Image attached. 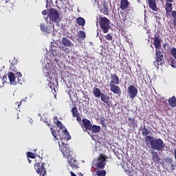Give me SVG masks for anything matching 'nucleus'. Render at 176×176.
<instances>
[{
    "mask_svg": "<svg viewBox=\"0 0 176 176\" xmlns=\"http://www.w3.org/2000/svg\"><path fill=\"white\" fill-rule=\"evenodd\" d=\"M148 140H150L148 142H149L152 151H158L161 152H162V151H164V148H166V144L162 139L155 138L153 136H148Z\"/></svg>",
    "mask_w": 176,
    "mask_h": 176,
    "instance_id": "obj_1",
    "label": "nucleus"
},
{
    "mask_svg": "<svg viewBox=\"0 0 176 176\" xmlns=\"http://www.w3.org/2000/svg\"><path fill=\"white\" fill-rule=\"evenodd\" d=\"M99 25L104 34H108L109 32V28H111V21L108 18L100 16L99 17Z\"/></svg>",
    "mask_w": 176,
    "mask_h": 176,
    "instance_id": "obj_2",
    "label": "nucleus"
},
{
    "mask_svg": "<svg viewBox=\"0 0 176 176\" xmlns=\"http://www.w3.org/2000/svg\"><path fill=\"white\" fill-rule=\"evenodd\" d=\"M47 17H49L50 21L58 25L60 23V12H58V10L55 8L50 9Z\"/></svg>",
    "mask_w": 176,
    "mask_h": 176,
    "instance_id": "obj_3",
    "label": "nucleus"
},
{
    "mask_svg": "<svg viewBox=\"0 0 176 176\" xmlns=\"http://www.w3.org/2000/svg\"><path fill=\"white\" fill-rule=\"evenodd\" d=\"M34 168L36 173L40 175L45 176L46 175V169H45V166H43V164L40 159L36 160L34 164Z\"/></svg>",
    "mask_w": 176,
    "mask_h": 176,
    "instance_id": "obj_4",
    "label": "nucleus"
},
{
    "mask_svg": "<svg viewBox=\"0 0 176 176\" xmlns=\"http://www.w3.org/2000/svg\"><path fill=\"white\" fill-rule=\"evenodd\" d=\"M8 79L10 80V85L16 86L17 83H19V85L23 84V81L21 80V79H20V76H17L16 73H13L12 72L8 73Z\"/></svg>",
    "mask_w": 176,
    "mask_h": 176,
    "instance_id": "obj_5",
    "label": "nucleus"
},
{
    "mask_svg": "<svg viewBox=\"0 0 176 176\" xmlns=\"http://www.w3.org/2000/svg\"><path fill=\"white\" fill-rule=\"evenodd\" d=\"M155 56H156V61L154 62V65L156 67V64L157 66L163 65L164 64V57L163 56V53L160 52V50H155Z\"/></svg>",
    "mask_w": 176,
    "mask_h": 176,
    "instance_id": "obj_6",
    "label": "nucleus"
},
{
    "mask_svg": "<svg viewBox=\"0 0 176 176\" xmlns=\"http://www.w3.org/2000/svg\"><path fill=\"white\" fill-rule=\"evenodd\" d=\"M127 94L132 100H134L138 94V89L134 85H129L127 88Z\"/></svg>",
    "mask_w": 176,
    "mask_h": 176,
    "instance_id": "obj_7",
    "label": "nucleus"
},
{
    "mask_svg": "<svg viewBox=\"0 0 176 176\" xmlns=\"http://www.w3.org/2000/svg\"><path fill=\"white\" fill-rule=\"evenodd\" d=\"M153 39V45L155 49H160L162 47V38H160V34H158L157 32H155L154 34Z\"/></svg>",
    "mask_w": 176,
    "mask_h": 176,
    "instance_id": "obj_8",
    "label": "nucleus"
},
{
    "mask_svg": "<svg viewBox=\"0 0 176 176\" xmlns=\"http://www.w3.org/2000/svg\"><path fill=\"white\" fill-rule=\"evenodd\" d=\"M63 146L59 144L60 148L61 149V152L65 156V157H69L71 156V151H69V148H68V145L62 143Z\"/></svg>",
    "mask_w": 176,
    "mask_h": 176,
    "instance_id": "obj_9",
    "label": "nucleus"
},
{
    "mask_svg": "<svg viewBox=\"0 0 176 176\" xmlns=\"http://www.w3.org/2000/svg\"><path fill=\"white\" fill-rule=\"evenodd\" d=\"M140 131L142 135L144 137L146 142H148L150 140L148 138L151 137V135H149V133H151V131H149V129H147L146 126L143 125V126L140 127Z\"/></svg>",
    "mask_w": 176,
    "mask_h": 176,
    "instance_id": "obj_10",
    "label": "nucleus"
},
{
    "mask_svg": "<svg viewBox=\"0 0 176 176\" xmlns=\"http://www.w3.org/2000/svg\"><path fill=\"white\" fill-rule=\"evenodd\" d=\"M118 85V84L109 85L110 91H111V93H113V94L120 96L122 94V89H120V87H119Z\"/></svg>",
    "mask_w": 176,
    "mask_h": 176,
    "instance_id": "obj_11",
    "label": "nucleus"
},
{
    "mask_svg": "<svg viewBox=\"0 0 176 176\" xmlns=\"http://www.w3.org/2000/svg\"><path fill=\"white\" fill-rule=\"evenodd\" d=\"M100 100L104 104H106L109 108L111 107V104H112V102L110 101L111 98L108 96V95L104 94V93L102 94V96H100Z\"/></svg>",
    "mask_w": 176,
    "mask_h": 176,
    "instance_id": "obj_12",
    "label": "nucleus"
},
{
    "mask_svg": "<svg viewBox=\"0 0 176 176\" xmlns=\"http://www.w3.org/2000/svg\"><path fill=\"white\" fill-rule=\"evenodd\" d=\"M44 76L46 78H48L47 80L49 82L48 85L49 86H52V76H50L51 72H50V69L49 67H47V66H44Z\"/></svg>",
    "mask_w": 176,
    "mask_h": 176,
    "instance_id": "obj_13",
    "label": "nucleus"
},
{
    "mask_svg": "<svg viewBox=\"0 0 176 176\" xmlns=\"http://www.w3.org/2000/svg\"><path fill=\"white\" fill-rule=\"evenodd\" d=\"M120 83V79L116 74H111V81L109 85H119Z\"/></svg>",
    "mask_w": 176,
    "mask_h": 176,
    "instance_id": "obj_14",
    "label": "nucleus"
},
{
    "mask_svg": "<svg viewBox=\"0 0 176 176\" xmlns=\"http://www.w3.org/2000/svg\"><path fill=\"white\" fill-rule=\"evenodd\" d=\"M127 123L128 126L131 127V129H137V127H138V121L135 120L134 118H129Z\"/></svg>",
    "mask_w": 176,
    "mask_h": 176,
    "instance_id": "obj_15",
    "label": "nucleus"
},
{
    "mask_svg": "<svg viewBox=\"0 0 176 176\" xmlns=\"http://www.w3.org/2000/svg\"><path fill=\"white\" fill-rule=\"evenodd\" d=\"M147 3L151 10H153V12H157V10H159V8L156 5V0H147Z\"/></svg>",
    "mask_w": 176,
    "mask_h": 176,
    "instance_id": "obj_16",
    "label": "nucleus"
},
{
    "mask_svg": "<svg viewBox=\"0 0 176 176\" xmlns=\"http://www.w3.org/2000/svg\"><path fill=\"white\" fill-rule=\"evenodd\" d=\"M151 160L154 163H160L162 158H160L157 152L151 151Z\"/></svg>",
    "mask_w": 176,
    "mask_h": 176,
    "instance_id": "obj_17",
    "label": "nucleus"
},
{
    "mask_svg": "<svg viewBox=\"0 0 176 176\" xmlns=\"http://www.w3.org/2000/svg\"><path fill=\"white\" fill-rule=\"evenodd\" d=\"M102 92H101V89L98 88V87H94V89H93V94H94V96L96 98H100L102 96Z\"/></svg>",
    "mask_w": 176,
    "mask_h": 176,
    "instance_id": "obj_18",
    "label": "nucleus"
},
{
    "mask_svg": "<svg viewBox=\"0 0 176 176\" xmlns=\"http://www.w3.org/2000/svg\"><path fill=\"white\" fill-rule=\"evenodd\" d=\"M165 10H166V14H168V16H170V14H171V12H173V3H166Z\"/></svg>",
    "mask_w": 176,
    "mask_h": 176,
    "instance_id": "obj_19",
    "label": "nucleus"
},
{
    "mask_svg": "<svg viewBox=\"0 0 176 176\" xmlns=\"http://www.w3.org/2000/svg\"><path fill=\"white\" fill-rule=\"evenodd\" d=\"M129 5L130 2H129V0H121L120 6L121 10H126V9L129 8Z\"/></svg>",
    "mask_w": 176,
    "mask_h": 176,
    "instance_id": "obj_20",
    "label": "nucleus"
},
{
    "mask_svg": "<svg viewBox=\"0 0 176 176\" xmlns=\"http://www.w3.org/2000/svg\"><path fill=\"white\" fill-rule=\"evenodd\" d=\"M82 126L87 130H90V128L91 127V122L88 119L84 118L82 120Z\"/></svg>",
    "mask_w": 176,
    "mask_h": 176,
    "instance_id": "obj_21",
    "label": "nucleus"
},
{
    "mask_svg": "<svg viewBox=\"0 0 176 176\" xmlns=\"http://www.w3.org/2000/svg\"><path fill=\"white\" fill-rule=\"evenodd\" d=\"M62 43L65 47H71L74 44L71 43V41L67 38H63Z\"/></svg>",
    "mask_w": 176,
    "mask_h": 176,
    "instance_id": "obj_22",
    "label": "nucleus"
},
{
    "mask_svg": "<svg viewBox=\"0 0 176 176\" xmlns=\"http://www.w3.org/2000/svg\"><path fill=\"white\" fill-rule=\"evenodd\" d=\"M168 104L170 108H175L176 107V98L175 96H172L168 99Z\"/></svg>",
    "mask_w": 176,
    "mask_h": 176,
    "instance_id": "obj_23",
    "label": "nucleus"
},
{
    "mask_svg": "<svg viewBox=\"0 0 176 176\" xmlns=\"http://www.w3.org/2000/svg\"><path fill=\"white\" fill-rule=\"evenodd\" d=\"M40 27H41V31H43V32H45V34H50V32H52L50 28L46 26V25H45L44 23H41L40 25Z\"/></svg>",
    "mask_w": 176,
    "mask_h": 176,
    "instance_id": "obj_24",
    "label": "nucleus"
},
{
    "mask_svg": "<svg viewBox=\"0 0 176 176\" xmlns=\"http://www.w3.org/2000/svg\"><path fill=\"white\" fill-rule=\"evenodd\" d=\"M54 124H56V126H57L59 129V130H63L64 129V125H63V122H61V121L57 120L58 118L57 116L54 117Z\"/></svg>",
    "mask_w": 176,
    "mask_h": 176,
    "instance_id": "obj_25",
    "label": "nucleus"
},
{
    "mask_svg": "<svg viewBox=\"0 0 176 176\" xmlns=\"http://www.w3.org/2000/svg\"><path fill=\"white\" fill-rule=\"evenodd\" d=\"M10 3L9 0H0V9H3V8H8Z\"/></svg>",
    "mask_w": 176,
    "mask_h": 176,
    "instance_id": "obj_26",
    "label": "nucleus"
},
{
    "mask_svg": "<svg viewBox=\"0 0 176 176\" xmlns=\"http://www.w3.org/2000/svg\"><path fill=\"white\" fill-rule=\"evenodd\" d=\"M89 130L93 131L95 134H97V133H100L101 131V127L97 125H91Z\"/></svg>",
    "mask_w": 176,
    "mask_h": 176,
    "instance_id": "obj_27",
    "label": "nucleus"
},
{
    "mask_svg": "<svg viewBox=\"0 0 176 176\" xmlns=\"http://www.w3.org/2000/svg\"><path fill=\"white\" fill-rule=\"evenodd\" d=\"M76 24L81 27H85V25H86V20H85L82 17H78L76 19Z\"/></svg>",
    "mask_w": 176,
    "mask_h": 176,
    "instance_id": "obj_28",
    "label": "nucleus"
},
{
    "mask_svg": "<svg viewBox=\"0 0 176 176\" xmlns=\"http://www.w3.org/2000/svg\"><path fill=\"white\" fill-rule=\"evenodd\" d=\"M119 19L122 24H126V21L127 20V14L122 13L121 16H120Z\"/></svg>",
    "mask_w": 176,
    "mask_h": 176,
    "instance_id": "obj_29",
    "label": "nucleus"
},
{
    "mask_svg": "<svg viewBox=\"0 0 176 176\" xmlns=\"http://www.w3.org/2000/svg\"><path fill=\"white\" fill-rule=\"evenodd\" d=\"M71 167H72V168H78L79 166L78 165V162L74 160L72 161V160H71L70 161L68 160Z\"/></svg>",
    "mask_w": 176,
    "mask_h": 176,
    "instance_id": "obj_30",
    "label": "nucleus"
},
{
    "mask_svg": "<svg viewBox=\"0 0 176 176\" xmlns=\"http://www.w3.org/2000/svg\"><path fill=\"white\" fill-rule=\"evenodd\" d=\"M96 166L98 168H104L105 167V162L102 160H98L96 163Z\"/></svg>",
    "mask_w": 176,
    "mask_h": 176,
    "instance_id": "obj_31",
    "label": "nucleus"
},
{
    "mask_svg": "<svg viewBox=\"0 0 176 176\" xmlns=\"http://www.w3.org/2000/svg\"><path fill=\"white\" fill-rule=\"evenodd\" d=\"M18 61L16 58H14L10 63V69H14V66L17 65Z\"/></svg>",
    "mask_w": 176,
    "mask_h": 176,
    "instance_id": "obj_32",
    "label": "nucleus"
},
{
    "mask_svg": "<svg viewBox=\"0 0 176 176\" xmlns=\"http://www.w3.org/2000/svg\"><path fill=\"white\" fill-rule=\"evenodd\" d=\"M71 112L72 113L73 118H74L75 116H78V115H80L79 112L78 111V108L76 107V106H74L72 109Z\"/></svg>",
    "mask_w": 176,
    "mask_h": 176,
    "instance_id": "obj_33",
    "label": "nucleus"
},
{
    "mask_svg": "<svg viewBox=\"0 0 176 176\" xmlns=\"http://www.w3.org/2000/svg\"><path fill=\"white\" fill-rule=\"evenodd\" d=\"M165 160L167 164H170L172 170H175V166H174V164H173V160L171 158L167 157Z\"/></svg>",
    "mask_w": 176,
    "mask_h": 176,
    "instance_id": "obj_34",
    "label": "nucleus"
},
{
    "mask_svg": "<svg viewBox=\"0 0 176 176\" xmlns=\"http://www.w3.org/2000/svg\"><path fill=\"white\" fill-rule=\"evenodd\" d=\"M102 10V13L104 14L106 16H108L109 14V10L108 9V6L104 5Z\"/></svg>",
    "mask_w": 176,
    "mask_h": 176,
    "instance_id": "obj_35",
    "label": "nucleus"
},
{
    "mask_svg": "<svg viewBox=\"0 0 176 176\" xmlns=\"http://www.w3.org/2000/svg\"><path fill=\"white\" fill-rule=\"evenodd\" d=\"M78 36L81 38V39H85L86 38V33L84 31H80L78 32Z\"/></svg>",
    "mask_w": 176,
    "mask_h": 176,
    "instance_id": "obj_36",
    "label": "nucleus"
},
{
    "mask_svg": "<svg viewBox=\"0 0 176 176\" xmlns=\"http://www.w3.org/2000/svg\"><path fill=\"white\" fill-rule=\"evenodd\" d=\"M14 72V74H16L17 76H19V78H21L23 76V74L20 72H17V67L14 66V69H10Z\"/></svg>",
    "mask_w": 176,
    "mask_h": 176,
    "instance_id": "obj_37",
    "label": "nucleus"
},
{
    "mask_svg": "<svg viewBox=\"0 0 176 176\" xmlns=\"http://www.w3.org/2000/svg\"><path fill=\"white\" fill-rule=\"evenodd\" d=\"M96 175L98 176H105L107 175V171L106 170H98L96 172Z\"/></svg>",
    "mask_w": 176,
    "mask_h": 176,
    "instance_id": "obj_38",
    "label": "nucleus"
},
{
    "mask_svg": "<svg viewBox=\"0 0 176 176\" xmlns=\"http://www.w3.org/2000/svg\"><path fill=\"white\" fill-rule=\"evenodd\" d=\"M100 124H102V127H107V124H105V122H107V120L104 117H101L100 119Z\"/></svg>",
    "mask_w": 176,
    "mask_h": 176,
    "instance_id": "obj_39",
    "label": "nucleus"
},
{
    "mask_svg": "<svg viewBox=\"0 0 176 176\" xmlns=\"http://www.w3.org/2000/svg\"><path fill=\"white\" fill-rule=\"evenodd\" d=\"M5 79H6V77H3V78H2V77L0 78V89L1 87H3V86H5V83H6V81H5Z\"/></svg>",
    "mask_w": 176,
    "mask_h": 176,
    "instance_id": "obj_40",
    "label": "nucleus"
},
{
    "mask_svg": "<svg viewBox=\"0 0 176 176\" xmlns=\"http://www.w3.org/2000/svg\"><path fill=\"white\" fill-rule=\"evenodd\" d=\"M170 54L174 57L175 60H176V48L172 47L170 50Z\"/></svg>",
    "mask_w": 176,
    "mask_h": 176,
    "instance_id": "obj_41",
    "label": "nucleus"
},
{
    "mask_svg": "<svg viewBox=\"0 0 176 176\" xmlns=\"http://www.w3.org/2000/svg\"><path fill=\"white\" fill-rule=\"evenodd\" d=\"M172 16L173 18V24L176 27V11H172Z\"/></svg>",
    "mask_w": 176,
    "mask_h": 176,
    "instance_id": "obj_42",
    "label": "nucleus"
},
{
    "mask_svg": "<svg viewBox=\"0 0 176 176\" xmlns=\"http://www.w3.org/2000/svg\"><path fill=\"white\" fill-rule=\"evenodd\" d=\"M63 133L65 135L67 136V140H71V135H69V133L67 131V129L63 130Z\"/></svg>",
    "mask_w": 176,
    "mask_h": 176,
    "instance_id": "obj_43",
    "label": "nucleus"
},
{
    "mask_svg": "<svg viewBox=\"0 0 176 176\" xmlns=\"http://www.w3.org/2000/svg\"><path fill=\"white\" fill-rule=\"evenodd\" d=\"M50 129H51V133L53 137H54V138H57V132L56 131V130L53 128H50Z\"/></svg>",
    "mask_w": 176,
    "mask_h": 176,
    "instance_id": "obj_44",
    "label": "nucleus"
},
{
    "mask_svg": "<svg viewBox=\"0 0 176 176\" xmlns=\"http://www.w3.org/2000/svg\"><path fill=\"white\" fill-rule=\"evenodd\" d=\"M27 157H30V159H35V155L33 153L28 152Z\"/></svg>",
    "mask_w": 176,
    "mask_h": 176,
    "instance_id": "obj_45",
    "label": "nucleus"
},
{
    "mask_svg": "<svg viewBox=\"0 0 176 176\" xmlns=\"http://www.w3.org/2000/svg\"><path fill=\"white\" fill-rule=\"evenodd\" d=\"M106 39L107 41H112V39H113V36H112V35H111V34L109 33L106 35Z\"/></svg>",
    "mask_w": 176,
    "mask_h": 176,
    "instance_id": "obj_46",
    "label": "nucleus"
},
{
    "mask_svg": "<svg viewBox=\"0 0 176 176\" xmlns=\"http://www.w3.org/2000/svg\"><path fill=\"white\" fill-rule=\"evenodd\" d=\"M170 65L171 67H173V68H176V61L175 60V59H172L170 61Z\"/></svg>",
    "mask_w": 176,
    "mask_h": 176,
    "instance_id": "obj_47",
    "label": "nucleus"
},
{
    "mask_svg": "<svg viewBox=\"0 0 176 176\" xmlns=\"http://www.w3.org/2000/svg\"><path fill=\"white\" fill-rule=\"evenodd\" d=\"M74 118H76V120L79 123H80V122H82V118L80 117V115H78L77 116H74Z\"/></svg>",
    "mask_w": 176,
    "mask_h": 176,
    "instance_id": "obj_48",
    "label": "nucleus"
},
{
    "mask_svg": "<svg viewBox=\"0 0 176 176\" xmlns=\"http://www.w3.org/2000/svg\"><path fill=\"white\" fill-rule=\"evenodd\" d=\"M99 160H102V162H105L107 160V158L104 156V155H100L99 157Z\"/></svg>",
    "mask_w": 176,
    "mask_h": 176,
    "instance_id": "obj_49",
    "label": "nucleus"
},
{
    "mask_svg": "<svg viewBox=\"0 0 176 176\" xmlns=\"http://www.w3.org/2000/svg\"><path fill=\"white\" fill-rule=\"evenodd\" d=\"M174 2V0H166V3H173Z\"/></svg>",
    "mask_w": 176,
    "mask_h": 176,
    "instance_id": "obj_50",
    "label": "nucleus"
},
{
    "mask_svg": "<svg viewBox=\"0 0 176 176\" xmlns=\"http://www.w3.org/2000/svg\"><path fill=\"white\" fill-rule=\"evenodd\" d=\"M42 14H43V16H45V14H47V10H43L42 12Z\"/></svg>",
    "mask_w": 176,
    "mask_h": 176,
    "instance_id": "obj_51",
    "label": "nucleus"
},
{
    "mask_svg": "<svg viewBox=\"0 0 176 176\" xmlns=\"http://www.w3.org/2000/svg\"><path fill=\"white\" fill-rule=\"evenodd\" d=\"M50 2H52V0H47L46 6H47V5H49Z\"/></svg>",
    "mask_w": 176,
    "mask_h": 176,
    "instance_id": "obj_52",
    "label": "nucleus"
},
{
    "mask_svg": "<svg viewBox=\"0 0 176 176\" xmlns=\"http://www.w3.org/2000/svg\"><path fill=\"white\" fill-rule=\"evenodd\" d=\"M28 163H30V164H31V162H32L31 160H30V159H28Z\"/></svg>",
    "mask_w": 176,
    "mask_h": 176,
    "instance_id": "obj_53",
    "label": "nucleus"
},
{
    "mask_svg": "<svg viewBox=\"0 0 176 176\" xmlns=\"http://www.w3.org/2000/svg\"><path fill=\"white\" fill-rule=\"evenodd\" d=\"M166 46H167V43H164V44L163 45V47H166Z\"/></svg>",
    "mask_w": 176,
    "mask_h": 176,
    "instance_id": "obj_54",
    "label": "nucleus"
},
{
    "mask_svg": "<svg viewBox=\"0 0 176 176\" xmlns=\"http://www.w3.org/2000/svg\"><path fill=\"white\" fill-rule=\"evenodd\" d=\"M78 176H83V174H82V173H80L78 174Z\"/></svg>",
    "mask_w": 176,
    "mask_h": 176,
    "instance_id": "obj_55",
    "label": "nucleus"
},
{
    "mask_svg": "<svg viewBox=\"0 0 176 176\" xmlns=\"http://www.w3.org/2000/svg\"><path fill=\"white\" fill-rule=\"evenodd\" d=\"M62 50H65V47H63Z\"/></svg>",
    "mask_w": 176,
    "mask_h": 176,
    "instance_id": "obj_56",
    "label": "nucleus"
},
{
    "mask_svg": "<svg viewBox=\"0 0 176 176\" xmlns=\"http://www.w3.org/2000/svg\"><path fill=\"white\" fill-rule=\"evenodd\" d=\"M47 21V18L45 19V21Z\"/></svg>",
    "mask_w": 176,
    "mask_h": 176,
    "instance_id": "obj_57",
    "label": "nucleus"
},
{
    "mask_svg": "<svg viewBox=\"0 0 176 176\" xmlns=\"http://www.w3.org/2000/svg\"><path fill=\"white\" fill-rule=\"evenodd\" d=\"M64 138L65 140H66V139H67V138H65H65Z\"/></svg>",
    "mask_w": 176,
    "mask_h": 176,
    "instance_id": "obj_58",
    "label": "nucleus"
},
{
    "mask_svg": "<svg viewBox=\"0 0 176 176\" xmlns=\"http://www.w3.org/2000/svg\"><path fill=\"white\" fill-rule=\"evenodd\" d=\"M97 32H98V34H97V35H98V30H97Z\"/></svg>",
    "mask_w": 176,
    "mask_h": 176,
    "instance_id": "obj_59",
    "label": "nucleus"
},
{
    "mask_svg": "<svg viewBox=\"0 0 176 176\" xmlns=\"http://www.w3.org/2000/svg\"><path fill=\"white\" fill-rule=\"evenodd\" d=\"M23 101H25V100H23Z\"/></svg>",
    "mask_w": 176,
    "mask_h": 176,
    "instance_id": "obj_60",
    "label": "nucleus"
}]
</instances>
